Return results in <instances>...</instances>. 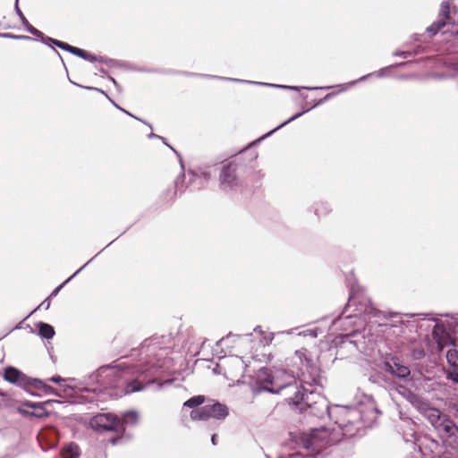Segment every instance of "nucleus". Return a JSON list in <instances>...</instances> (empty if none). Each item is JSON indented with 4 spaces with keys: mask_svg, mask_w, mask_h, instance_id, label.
<instances>
[{
    "mask_svg": "<svg viewBox=\"0 0 458 458\" xmlns=\"http://www.w3.org/2000/svg\"><path fill=\"white\" fill-rule=\"evenodd\" d=\"M258 381L264 384V389L271 393H280L283 389L290 388L296 390L294 396L289 400L293 404L303 403L307 405L314 415L322 416L327 413L329 418L335 419L337 428L332 430L327 428H316L312 430L311 436L314 439L325 441L327 444H333L340 440L341 436L353 437L356 435L361 420L365 423L370 422L376 417L377 410L372 403H369V411L367 414L358 408L335 406L329 409L324 396L308 390L301 386V391L297 386H293L294 381V371L286 372L283 369L263 368L258 371Z\"/></svg>",
    "mask_w": 458,
    "mask_h": 458,
    "instance_id": "nucleus-1",
    "label": "nucleus"
},
{
    "mask_svg": "<svg viewBox=\"0 0 458 458\" xmlns=\"http://www.w3.org/2000/svg\"><path fill=\"white\" fill-rule=\"evenodd\" d=\"M408 400L434 427L443 441L458 450V427L454 422L420 396L409 394Z\"/></svg>",
    "mask_w": 458,
    "mask_h": 458,
    "instance_id": "nucleus-2",
    "label": "nucleus"
},
{
    "mask_svg": "<svg viewBox=\"0 0 458 458\" xmlns=\"http://www.w3.org/2000/svg\"><path fill=\"white\" fill-rule=\"evenodd\" d=\"M432 335L439 350L448 348L446 360L451 367L448 370V375L454 381L458 383V352L454 348L456 346L454 340L441 325H436L434 327Z\"/></svg>",
    "mask_w": 458,
    "mask_h": 458,
    "instance_id": "nucleus-3",
    "label": "nucleus"
},
{
    "mask_svg": "<svg viewBox=\"0 0 458 458\" xmlns=\"http://www.w3.org/2000/svg\"><path fill=\"white\" fill-rule=\"evenodd\" d=\"M287 366L291 368V372L293 370L294 376L297 375L305 384H310V381L306 378V374H312L316 370L308 357L307 350L304 349L296 351L290 358Z\"/></svg>",
    "mask_w": 458,
    "mask_h": 458,
    "instance_id": "nucleus-4",
    "label": "nucleus"
},
{
    "mask_svg": "<svg viewBox=\"0 0 458 458\" xmlns=\"http://www.w3.org/2000/svg\"><path fill=\"white\" fill-rule=\"evenodd\" d=\"M228 415V408L220 403L212 405H205L191 411V419L192 420H206L210 418L223 420Z\"/></svg>",
    "mask_w": 458,
    "mask_h": 458,
    "instance_id": "nucleus-5",
    "label": "nucleus"
},
{
    "mask_svg": "<svg viewBox=\"0 0 458 458\" xmlns=\"http://www.w3.org/2000/svg\"><path fill=\"white\" fill-rule=\"evenodd\" d=\"M92 428L100 431H121L122 423L120 419L110 413H100L90 420Z\"/></svg>",
    "mask_w": 458,
    "mask_h": 458,
    "instance_id": "nucleus-6",
    "label": "nucleus"
},
{
    "mask_svg": "<svg viewBox=\"0 0 458 458\" xmlns=\"http://www.w3.org/2000/svg\"><path fill=\"white\" fill-rule=\"evenodd\" d=\"M220 187L223 191L233 190L238 185L235 176V168L232 165H225L220 174Z\"/></svg>",
    "mask_w": 458,
    "mask_h": 458,
    "instance_id": "nucleus-7",
    "label": "nucleus"
},
{
    "mask_svg": "<svg viewBox=\"0 0 458 458\" xmlns=\"http://www.w3.org/2000/svg\"><path fill=\"white\" fill-rule=\"evenodd\" d=\"M450 3L448 0L442 2L440 5L439 18L437 21L434 22L427 29V31L431 35H435L441 28H443L446 21L450 19Z\"/></svg>",
    "mask_w": 458,
    "mask_h": 458,
    "instance_id": "nucleus-8",
    "label": "nucleus"
},
{
    "mask_svg": "<svg viewBox=\"0 0 458 458\" xmlns=\"http://www.w3.org/2000/svg\"><path fill=\"white\" fill-rule=\"evenodd\" d=\"M4 378L6 381L20 386H25L30 383L29 377L13 367H8L4 369Z\"/></svg>",
    "mask_w": 458,
    "mask_h": 458,
    "instance_id": "nucleus-9",
    "label": "nucleus"
},
{
    "mask_svg": "<svg viewBox=\"0 0 458 458\" xmlns=\"http://www.w3.org/2000/svg\"><path fill=\"white\" fill-rule=\"evenodd\" d=\"M388 368V371L395 375L396 377L400 378H404L410 375V369L408 367L401 365L397 363L396 361H394L393 363H387L386 364Z\"/></svg>",
    "mask_w": 458,
    "mask_h": 458,
    "instance_id": "nucleus-10",
    "label": "nucleus"
},
{
    "mask_svg": "<svg viewBox=\"0 0 458 458\" xmlns=\"http://www.w3.org/2000/svg\"><path fill=\"white\" fill-rule=\"evenodd\" d=\"M438 447V443L433 439L425 438L422 443L420 444V448L423 455H428Z\"/></svg>",
    "mask_w": 458,
    "mask_h": 458,
    "instance_id": "nucleus-11",
    "label": "nucleus"
},
{
    "mask_svg": "<svg viewBox=\"0 0 458 458\" xmlns=\"http://www.w3.org/2000/svg\"><path fill=\"white\" fill-rule=\"evenodd\" d=\"M32 385L36 389L42 390L46 394H54L56 396H62V394L56 389L48 386L47 384H46L44 381H42L40 379H35L33 381Z\"/></svg>",
    "mask_w": 458,
    "mask_h": 458,
    "instance_id": "nucleus-12",
    "label": "nucleus"
},
{
    "mask_svg": "<svg viewBox=\"0 0 458 458\" xmlns=\"http://www.w3.org/2000/svg\"><path fill=\"white\" fill-rule=\"evenodd\" d=\"M139 414L135 411H129L124 413L123 417L121 420L122 423V430H123L124 425H135L139 421Z\"/></svg>",
    "mask_w": 458,
    "mask_h": 458,
    "instance_id": "nucleus-13",
    "label": "nucleus"
},
{
    "mask_svg": "<svg viewBox=\"0 0 458 458\" xmlns=\"http://www.w3.org/2000/svg\"><path fill=\"white\" fill-rule=\"evenodd\" d=\"M73 380L71 378H64V382L59 385V389H56L61 394V397L71 396L73 392V386L72 382Z\"/></svg>",
    "mask_w": 458,
    "mask_h": 458,
    "instance_id": "nucleus-14",
    "label": "nucleus"
},
{
    "mask_svg": "<svg viewBox=\"0 0 458 458\" xmlns=\"http://www.w3.org/2000/svg\"><path fill=\"white\" fill-rule=\"evenodd\" d=\"M61 454L63 458H78L80 455L79 447L75 444H69L63 448Z\"/></svg>",
    "mask_w": 458,
    "mask_h": 458,
    "instance_id": "nucleus-15",
    "label": "nucleus"
},
{
    "mask_svg": "<svg viewBox=\"0 0 458 458\" xmlns=\"http://www.w3.org/2000/svg\"><path fill=\"white\" fill-rule=\"evenodd\" d=\"M38 329L39 335L46 339H51L55 335L54 327L47 323H39Z\"/></svg>",
    "mask_w": 458,
    "mask_h": 458,
    "instance_id": "nucleus-16",
    "label": "nucleus"
},
{
    "mask_svg": "<svg viewBox=\"0 0 458 458\" xmlns=\"http://www.w3.org/2000/svg\"><path fill=\"white\" fill-rule=\"evenodd\" d=\"M233 81L245 82V83H249V84H258V85H261V86L273 87V88H284V89H295V90L298 89L297 87H293V86H284V85H277V84H272V83L256 82V81H242V80H236V79H233Z\"/></svg>",
    "mask_w": 458,
    "mask_h": 458,
    "instance_id": "nucleus-17",
    "label": "nucleus"
},
{
    "mask_svg": "<svg viewBox=\"0 0 458 458\" xmlns=\"http://www.w3.org/2000/svg\"><path fill=\"white\" fill-rule=\"evenodd\" d=\"M204 403V396L198 395L187 400L183 405L190 408L197 407Z\"/></svg>",
    "mask_w": 458,
    "mask_h": 458,
    "instance_id": "nucleus-18",
    "label": "nucleus"
},
{
    "mask_svg": "<svg viewBox=\"0 0 458 458\" xmlns=\"http://www.w3.org/2000/svg\"><path fill=\"white\" fill-rule=\"evenodd\" d=\"M72 54H74L85 60H89L90 62H94L96 60V57L94 55H92L90 53H89L83 49L78 48V47L74 48Z\"/></svg>",
    "mask_w": 458,
    "mask_h": 458,
    "instance_id": "nucleus-19",
    "label": "nucleus"
},
{
    "mask_svg": "<svg viewBox=\"0 0 458 458\" xmlns=\"http://www.w3.org/2000/svg\"><path fill=\"white\" fill-rule=\"evenodd\" d=\"M302 114V113H298L296 114H294L293 116H292L291 118H289L287 121L284 122L283 123H281L280 125H278L276 128H275L274 130H272L271 131H269L268 133H267L265 136H263L262 138H260L259 140H263L264 138L266 137H268L270 136L273 132H275L276 130L284 127V125H286L287 123H289L290 122L297 119L298 117H300L301 115Z\"/></svg>",
    "mask_w": 458,
    "mask_h": 458,
    "instance_id": "nucleus-20",
    "label": "nucleus"
},
{
    "mask_svg": "<svg viewBox=\"0 0 458 458\" xmlns=\"http://www.w3.org/2000/svg\"><path fill=\"white\" fill-rule=\"evenodd\" d=\"M49 41H52L54 44H55L57 47L63 48V49H65L71 53H73V50L75 48V47H72V46H70L64 42H62V41H58V40H54L52 38H47Z\"/></svg>",
    "mask_w": 458,
    "mask_h": 458,
    "instance_id": "nucleus-21",
    "label": "nucleus"
},
{
    "mask_svg": "<svg viewBox=\"0 0 458 458\" xmlns=\"http://www.w3.org/2000/svg\"><path fill=\"white\" fill-rule=\"evenodd\" d=\"M142 389V386L140 382L138 381H132L130 383L126 388V393H132L136 391H140Z\"/></svg>",
    "mask_w": 458,
    "mask_h": 458,
    "instance_id": "nucleus-22",
    "label": "nucleus"
},
{
    "mask_svg": "<svg viewBox=\"0 0 458 458\" xmlns=\"http://www.w3.org/2000/svg\"><path fill=\"white\" fill-rule=\"evenodd\" d=\"M26 28V30L32 35L36 36V37H42L43 34L41 31H39L38 30L35 29L33 26H31L30 24V22L28 21L27 24H23Z\"/></svg>",
    "mask_w": 458,
    "mask_h": 458,
    "instance_id": "nucleus-23",
    "label": "nucleus"
},
{
    "mask_svg": "<svg viewBox=\"0 0 458 458\" xmlns=\"http://www.w3.org/2000/svg\"><path fill=\"white\" fill-rule=\"evenodd\" d=\"M15 11H16L17 14L19 15L22 24H27L28 23V20L25 18V16L23 15L22 12L19 8L18 0H15Z\"/></svg>",
    "mask_w": 458,
    "mask_h": 458,
    "instance_id": "nucleus-24",
    "label": "nucleus"
},
{
    "mask_svg": "<svg viewBox=\"0 0 458 458\" xmlns=\"http://www.w3.org/2000/svg\"><path fill=\"white\" fill-rule=\"evenodd\" d=\"M299 335H302V336H311L313 338L317 337L318 334H317V330L315 329H310V330H306V331H302V332H300L298 334Z\"/></svg>",
    "mask_w": 458,
    "mask_h": 458,
    "instance_id": "nucleus-25",
    "label": "nucleus"
},
{
    "mask_svg": "<svg viewBox=\"0 0 458 458\" xmlns=\"http://www.w3.org/2000/svg\"><path fill=\"white\" fill-rule=\"evenodd\" d=\"M84 267H81L79 270H77L71 277H69L65 282H64L61 285H59L55 290L53 292L52 295L56 294L60 289L68 282L70 281L73 276H75Z\"/></svg>",
    "mask_w": 458,
    "mask_h": 458,
    "instance_id": "nucleus-26",
    "label": "nucleus"
},
{
    "mask_svg": "<svg viewBox=\"0 0 458 458\" xmlns=\"http://www.w3.org/2000/svg\"><path fill=\"white\" fill-rule=\"evenodd\" d=\"M23 406H29V407H36V404H32V403H26L24 404H22V406L19 407L18 408V411L21 414H26L27 413V411H25V409L23 408Z\"/></svg>",
    "mask_w": 458,
    "mask_h": 458,
    "instance_id": "nucleus-27",
    "label": "nucleus"
},
{
    "mask_svg": "<svg viewBox=\"0 0 458 458\" xmlns=\"http://www.w3.org/2000/svg\"><path fill=\"white\" fill-rule=\"evenodd\" d=\"M64 378L61 377L60 376H54L52 377H49L48 381H51V382L60 385L62 382H64Z\"/></svg>",
    "mask_w": 458,
    "mask_h": 458,
    "instance_id": "nucleus-28",
    "label": "nucleus"
},
{
    "mask_svg": "<svg viewBox=\"0 0 458 458\" xmlns=\"http://www.w3.org/2000/svg\"><path fill=\"white\" fill-rule=\"evenodd\" d=\"M397 55L403 56V58H407L408 56H411V53L410 52H402V53L397 54Z\"/></svg>",
    "mask_w": 458,
    "mask_h": 458,
    "instance_id": "nucleus-29",
    "label": "nucleus"
},
{
    "mask_svg": "<svg viewBox=\"0 0 458 458\" xmlns=\"http://www.w3.org/2000/svg\"><path fill=\"white\" fill-rule=\"evenodd\" d=\"M87 89H90V90H96V91L101 92L102 94H105V95H106L105 91H103V90H101V89H98V88H94V87H88Z\"/></svg>",
    "mask_w": 458,
    "mask_h": 458,
    "instance_id": "nucleus-30",
    "label": "nucleus"
},
{
    "mask_svg": "<svg viewBox=\"0 0 458 458\" xmlns=\"http://www.w3.org/2000/svg\"><path fill=\"white\" fill-rule=\"evenodd\" d=\"M274 338V334H271L268 338H266V344H269L271 343V341L273 340Z\"/></svg>",
    "mask_w": 458,
    "mask_h": 458,
    "instance_id": "nucleus-31",
    "label": "nucleus"
},
{
    "mask_svg": "<svg viewBox=\"0 0 458 458\" xmlns=\"http://www.w3.org/2000/svg\"><path fill=\"white\" fill-rule=\"evenodd\" d=\"M211 442H212V444H213L214 445H216V434H214V435L212 436V437H211Z\"/></svg>",
    "mask_w": 458,
    "mask_h": 458,
    "instance_id": "nucleus-32",
    "label": "nucleus"
},
{
    "mask_svg": "<svg viewBox=\"0 0 458 458\" xmlns=\"http://www.w3.org/2000/svg\"><path fill=\"white\" fill-rule=\"evenodd\" d=\"M114 105L118 109H120L121 111H123V112L126 113L127 114H129V115L132 116V114H130L129 112L125 111L123 108H122V107L118 106L116 104H114Z\"/></svg>",
    "mask_w": 458,
    "mask_h": 458,
    "instance_id": "nucleus-33",
    "label": "nucleus"
},
{
    "mask_svg": "<svg viewBox=\"0 0 458 458\" xmlns=\"http://www.w3.org/2000/svg\"><path fill=\"white\" fill-rule=\"evenodd\" d=\"M200 175L204 176V178H205L206 180H208V179H209V177H210L209 174L205 173V172H202V173L200 174Z\"/></svg>",
    "mask_w": 458,
    "mask_h": 458,
    "instance_id": "nucleus-34",
    "label": "nucleus"
},
{
    "mask_svg": "<svg viewBox=\"0 0 458 458\" xmlns=\"http://www.w3.org/2000/svg\"><path fill=\"white\" fill-rule=\"evenodd\" d=\"M110 81L113 82V84L118 89H120V87L119 85L117 84L116 81L114 79V78H110Z\"/></svg>",
    "mask_w": 458,
    "mask_h": 458,
    "instance_id": "nucleus-35",
    "label": "nucleus"
},
{
    "mask_svg": "<svg viewBox=\"0 0 458 458\" xmlns=\"http://www.w3.org/2000/svg\"><path fill=\"white\" fill-rule=\"evenodd\" d=\"M385 71H386L385 69H382V70H380L379 72H377V76H379V77H380V76H383V75L385 74Z\"/></svg>",
    "mask_w": 458,
    "mask_h": 458,
    "instance_id": "nucleus-36",
    "label": "nucleus"
},
{
    "mask_svg": "<svg viewBox=\"0 0 458 458\" xmlns=\"http://www.w3.org/2000/svg\"><path fill=\"white\" fill-rule=\"evenodd\" d=\"M234 360H235V362H236L240 367H242V360H240V359H237V358H236Z\"/></svg>",
    "mask_w": 458,
    "mask_h": 458,
    "instance_id": "nucleus-37",
    "label": "nucleus"
},
{
    "mask_svg": "<svg viewBox=\"0 0 458 458\" xmlns=\"http://www.w3.org/2000/svg\"><path fill=\"white\" fill-rule=\"evenodd\" d=\"M355 83V81L350 82L344 86V89H347L350 86H352Z\"/></svg>",
    "mask_w": 458,
    "mask_h": 458,
    "instance_id": "nucleus-38",
    "label": "nucleus"
},
{
    "mask_svg": "<svg viewBox=\"0 0 458 458\" xmlns=\"http://www.w3.org/2000/svg\"><path fill=\"white\" fill-rule=\"evenodd\" d=\"M353 301H354V298H353V297H351V298L349 299L348 305H352V303H353Z\"/></svg>",
    "mask_w": 458,
    "mask_h": 458,
    "instance_id": "nucleus-39",
    "label": "nucleus"
},
{
    "mask_svg": "<svg viewBox=\"0 0 458 458\" xmlns=\"http://www.w3.org/2000/svg\"><path fill=\"white\" fill-rule=\"evenodd\" d=\"M284 333L287 334V335H291V334H293V329L285 331Z\"/></svg>",
    "mask_w": 458,
    "mask_h": 458,
    "instance_id": "nucleus-40",
    "label": "nucleus"
},
{
    "mask_svg": "<svg viewBox=\"0 0 458 458\" xmlns=\"http://www.w3.org/2000/svg\"><path fill=\"white\" fill-rule=\"evenodd\" d=\"M368 76H369V75H367V76H362V77H360V78L359 79V81H364Z\"/></svg>",
    "mask_w": 458,
    "mask_h": 458,
    "instance_id": "nucleus-41",
    "label": "nucleus"
},
{
    "mask_svg": "<svg viewBox=\"0 0 458 458\" xmlns=\"http://www.w3.org/2000/svg\"><path fill=\"white\" fill-rule=\"evenodd\" d=\"M254 330H255L256 332H260V330H259V327H257Z\"/></svg>",
    "mask_w": 458,
    "mask_h": 458,
    "instance_id": "nucleus-42",
    "label": "nucleus"
},
{
    "mask_svg": "<svg viewBox=\"0 0 458 458\" xmlns=\"http://www.w3.org/2000/svg\"><path fill=\"white\" fill-rule=\"evenodd\" d=\"M145 372H146V369H142V370H140V373H141V374H144Z\"/></svg>",
    "mask_w": 458,
    "mask_h": 458,
    "instance_id": "nucleus-43",
    "label": "nucleus"
},
{
    "mask_svg": "<svg viewBox=\"0 0 458 458\" xmlns=\"http://www.w3.org/2000/svg\"><path fill=\"white\" fill-rule=\"evenodd\" d=\"M456 412H457V414H458V407L456 408Z\"/></svg>",
    "mask_w": 458,
    "mask_h": 458,
    "instance_id": "nucleus-44",
    "label": "nucleus"
}]
</instances>
